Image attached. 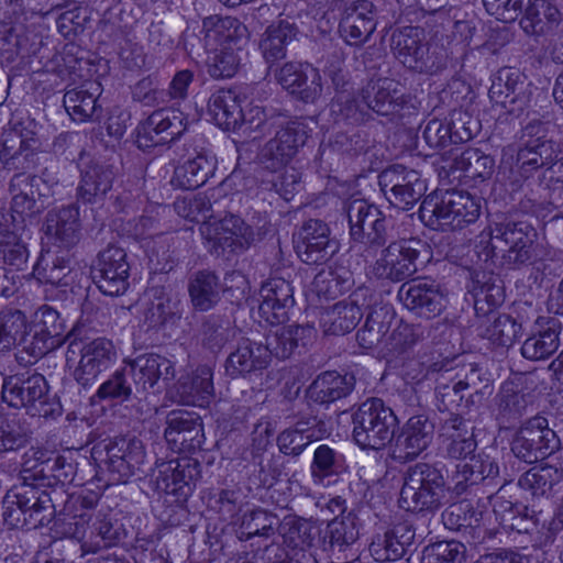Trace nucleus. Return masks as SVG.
<instances>
[{"instance_id":"obj_52","label":"nucleus","mask_w":563,"mask_h":563,"mask_svg":"<svg viewBox=\"0 0 563 563\" xmlns=\"http://www.w3.org/2000/svg\"><path fill=\"white\" fill-rule=\"evenodd\" d=\"M344 468L345 460L342 454L327 444H321L316 449L310 466L314 483L323 484L325 478L339 475Z\"/></svg>"},{"instance_id":"obj_27","label":"nucleus","mask_w":563,"mask_h":563,"mask_svg":"<svg viewBox=\"0 0 563 563\" xmlns=\"http://www.w3.org/2000/svg\"><path fill=\"white\" fill-rule=\"evenodd\" d=\"M404 102L402 86L390 78L372 80L362 91V103L380 115L395 113Z\"/></svg>"},{"instance_id":"obj_48","label":"nucleus","mask_w":563,"mask_h":563,"mask_svg":"<svg viewBox=\"0 0 563 563\" xmlns=\"http://www.w3.org/2000/svg\"><path fill=\"white\" fill-rule=\"evenodd\" d=\"M124 536L123 529L113 519L110 509H99L93 512L91 531V553L119 542Z\"/></svg>"},{"instance_id":"obj_57","label":"nucleus","mask_w":563,"mask_h":563,"mask_svg":"<svg viewBox=\"0 0 563 563\" xmlns=\"http://www.w3.org/2000/svg\"><path fill=\"white\" fill-rule=\"evenodd\" d=\"M465 545L459 541H441L423 550L422 563H462Z\"/></svg>"},{"instance_id":"obj_10","label":"nucleus","mask_w":563,"mask_h":563,"mask_svg":"<svg viewBox=\"0 0 563 563\" xmlns=\"http://www.w3.org/2000/svg\"><path fill=\"white\" fill-rule=\"evenodd\" d=\"M419 244L417 240H399L390 243L382 251L368 275L391 282H400L412 276L417 272Z\"/></svg>"},{"instance_id":"obj_6","label":"nucleus","mask_w":563,"mask_h":563,"mask_svg":"<svg viewBox=\"0 0 563 563\" xmlns=\"http://www.w3.org/2000/svg\"><path fill=\"white\" fill-rule=\"evenodd\" d=\"M56 180L47 170L41 175L15 174L10 181L11 209L22 218H32L46 207V200L54 194Z\"/></svg>"},{"instance_id":"obj_30","label":"nucleus","mask_w":563,"mask_h":563,"mask_svg":"<svg viewBox=\"0 0 563 563\" xmlns=\"http://www.w3.org/2000/svg\"><path fill=\"white\" fill-rule=\"evenodd\" d=\"M391 49L401 64L421 70L428 53L424 32L420 27L406 26L391 35Z\"/></svg>"},{"instance_id":"obj_11","label":"nucleus","mask_w":563,"mask_h":563,"mask_svg":"<svg viewBox=\"0 0 563 563\" xmlns=\"http://www.w3.org/2000/svg\"><path fill=\"white\" fill-rule=\"evenodd\" d=\"M186 130L187 119L181 111L159 109L139 125L136 143L141 148L168 144Z\"/></svg>"},{"instance_id":"obj_37","label":"nucleus","mask_w":563,"mask_h":563,"mask_svg":"<svg viewBox=\"0 0 563 563\" xmlns=\"http://www.w3.org/2000/svg\"><path fill=\"white\" fill-rule=\"evenodd\" d=\"M478 336L497 346L509 347L521 333V324L509 314L488 312L478 318L476 327Z\"/></svg>"},{"instance_id":"obj_64","label":"nucleus","mask_w":563,"mask_h":563,"mask_svg":"<svg viewBox=\"0 0 563 563\" xmlns=\"http://www.w3.org/2000/svg\"><path fill=\"white\" fill-rule=\"evenodd\" d=\"M27 441V431L19 422L0 419V452L19 450Z\"/></svg>"},{"instance_id":"obj_28","label":"nucleus","mask_w":563,"mask_h":563,"mask_svg":"<svg viewBox=\"0 0 563 563\" xmlns=\"http://www.w3.org/2000/svg\"><path fill=\"white\" fill-rule=\"evenodd\" d=\"M362 292H354L347 299L327 308L321 312L320 325L325 334L342 335L352 331L362 318L360 298Z\"/></svg>"},{"instance_id":"obj_33","label":"nucleus","mask_w":563,"mask_h":563,"mask_svg":"<svg viewBox=\"0 0 563 563\" xmlns=\"http://www.w3.org/2000/svg\"><path fill=\"white\" fill-rule=\"evenodd\" d=\"M272 360L269 346L243 340L227 361V369L232 375H247L265 369Z\"/></svg>"},{"instance_id":"obj_17","label":"nucleus","mask_w":563,"mask_h":563,"mask_svg":"<svg viewBox=\"0 0 563 563\" xmlns=\"http://www.w3.org/2000/svg\"><path fill=\"white\" fill-rule=\"evenodd\" d=\"M108 471L113 481L126 482L144 464L146 453L144 444L136 438H115L104 445Z\"/></svg>"},{"instance_id":"obj_35","label":"nucleus","mask_w":563,"mask_h":563,"mask_svg":"<svg viewBox=\"0 0 563 563\" xmlns=\"http://www.w3.org/2000/svg\"><path fill=\"white\" fill-rule=\"evenodd\" d=\"M46 390V380L41 374H33L25 379L11 376L4 379L2 399L9 406L20 408L41 400Z\"/></svg>"},{"instance_id":"obj_26","label":"nucleus","mask_w":563,"mask_h":563,"mask_svg":"<svg viewBox=\"0 0 563 563\" xmlns=\"http://www.w3.org/2000/svg\"><path fill=\"white\" fill-rule=\"evenodd\" d=\"M284 89L305 102H314L323 91L319 69L309 64L287 63L277 74Z\"/></svg>"},{"instance_id":"obj_53","label":"nucleus","mask_w":563,"mask_h":563,"mask_svg":"<svg viewBox=\"0 0 563 563\" xmlns=\"http://www.w3.org/2000/svg\"><path fill=\"white\" fill-rule=\"evenodd\" d=\"M455 165L468 177L486 179L492 175L495 162L478 148L470 147L455 159Z\"/></svg>"},{"instance_id":"obj_63","label":"nucleus","mask_w":563,"mask_h":563,"mask_svg":"<svg viewBox=\"0 0 563 563\" xmlns=\"http://www.w3.org/2000/svg\"><path fill=\"white\" fill-rule=\"evenodd\" d=\"M176 213L191 222L205 219L210 209L209 200L201 195L177 198L174 202Z\"/></svg>"},{"instance_id":"obj_62","label":"nucleus","mask_w":563,"mask_h":563,"mask_svg":"<svg viewBox=\"0 0 563 563\" xmlns=\"http://www.w3.org/2000/svg\"><path fill=\"white\" fill-rule=\"evenodd\" d=\"M0 254L3 261L20 268L27 260V250L21 239L12 233H3L0 238Z\"/></svg>"},{"instance_id":"obj_9","label":"nucleus","mask_w":563,"mask_h":563,"mask_svg":"<svg viewBox=\"0 0 563 563\" xmlns=\"http://www.w3.org/2000/svg\"><path fill=\"white\" fill-rule=\"evenodd\" d=\"M379 185L388 201L398 209H411L424 195L427 185L420 174L394 165L379 175Z\"/></svg>"},{"instance_id":"obj_13","label":"nucleus","mask_w":563,"mask_h":563,"mask_svg":"<svg viewBox=\"0 0 563 563\" xmlns=\"http://www.w3.org/2000/svg\"><path fill=\"white\" fill-rule=\"evenodd\" d=\"M556 448V438L544 417L528 420L516 434L511 450L526 462L544 459Z\"/></svg>"},{"instance_id":"obj_40","label":"nucleus","mask_w":563,"mask_h":563,"mask_svg":"<svg viewBox=\"0 0 563 563\" xmlns=\"http://www.w3.org/2000/svg\"><path fill=\"white\" fill-rule=\"evenodd\" d=\"M196 471L189 460L162 461L156 464L154 481L156 488L166 494H177L189 485Z\"/></svg>"},{"instance_id":"obj_51","label":"nucleus","mask_w":563,"mask_h":563,"mask_svg":"<svg viewBox=\"0 0 563 563\" xmlns=\"http://www.w3.org/2000/svg\"><path fill=\"white\" fill-rule=\"evenodd\" d=\"M328 528L329 543L333 555L338 553V560H346L345 552L358 538L355 519L351 516L336 518L329 523Z\"/></svg>"},{"instance_id":"obj_18","label":"nucleus","mask_w":563,"mask_h":563,"mask_svg":"<svg viewBox=\"0 0 563 563\" xmlns=\"http://www.w3.org/2000/svg\"><path fill=\"white\" fill-rule=\"evenodd\" d=\"M295 249L302 262L312 265L328 261L338 251V245L330 239V229L324 222L310 219L300 228Z\"/></svg>"},{"instance_id":"obj_44","label":"nucleus","mask_w":563,"mask_h":563,"mask_svg":"<svg viewBox=\"0 0 563 563\" xmlns=\"http://www.w3.org/2000/svg\"><path fill=\"white\" fill-rule=\"evenodd\" d=\"M29 322L26 316L18 309L0 311V355L19 344L26 342Z\"/></svg>"},{"instance_id":"obj_32","label":"nucleus","mask_w":563,"mask_h":563,"mask_svg":"<svg viewBox=\"0 0 563 563\" xmlns=\"http://www.w3.org/2000/svg\"><path fill=\"white\" fill-rule=\"evenodd\" d=\"M44 231L47 241L58 247L68 249L78 241L79 210L75 206L48 212Z\"/></svg>"},{"instance_id":"obj_55","label":"nucleus","mask_w":563,"mask_h":563,"mask_svg":"<svg viewBox=\"0 0 563 563\" xmlns=\"http://www.w3.org/2000/svg\"><path fill=\"white\" fill-rule=\"evenodd\" d=\"M93 512L80 511L64 523L63 533L80 543L82 554L91 553Z\"/></svg>"},{"instance_id":"obj_1","label":"nucleus","mask_w":563,"mask_h":563,"mask_svg":"<svg viewBox=\"0 0 563 563\" xmlns=\"http://www.w3.org/2000/svg\"><path fill=\"white\" fill-rule=\"evenodd\" d=\"M449 488L442 472L428 463L410 466L400 489L399 506L411 512H434L448 503Z\"/></svg>"},{"instance_id":"obj_45","label":"nucleus","mask_w":563,"mask_h":563,"mask_svg":"<svg viewBox=\"0 0 563 563\" xmlns=\"http://www.w3.org/2000/svg\"><path fill=\"white\" fill-rule=\"evenodd\" d=\"M218 277L207 271L196 273L189 283V296L194 307L201 311L211 309L220 299Z\"/></svg>"},{"instance_id":"obj_60","label":"nucleus","mask_w":563,"mask_h":563,"mask_svg":"<svg viewBox=\"0 0 563 563\" xmlns=\"http://www.w3.org/2000/svg\"><path fill=\"white\" fill-rule=\"evenodd\" d=\"M528 1L529 4L523 10V16L520 20L522 30L529 35L540 36L549 34L552 30L540 11V7L544 5V0Z\"/></svg>"},{"instance_id":"obj_14","label":"nucleus","mask_w":563,"mask_h":563,"mask_svg":"<svg viewBox=\"0 0 563 563\" xmlns=\"http://www.w3.org/2000/svg\"><path fill=\"white\" fill-rule=\"evenodd\" d=\"M559 148L552 140L543 136L528 140L516 150L507 146L503 150L501 164H509L516 154V162L521 178L528 179L539 168H551L558 164Z\"/></svg>"},{"instance_id":"obj_5","label":"nucleus","mask_w":563,"mask_h":563,"mask_svg":"<svg viewBox=\"0 0 563 563\" xmlns=\"http://www.w3.org/2000/svg\"><path fill=\"white\" fill-rule=\"evenodd\" d=\"M397 418L383 400L364 401L353 416V437L363 449L379 450L391 441Z\"/></svg>"},{"instance_id":"obj_24","label":"nucleus","mask_w":563,"mask_h":563,"mask_svg":"<svg viewBox=\"0 0 563 563\" xmlns=\"http://www.w3.org/2000/svg\"><path fill=\"white\" fill-rule=\"evenodd\" d=\"M377 26V13L373 2L356 0L350 3L340 21V33L349 45L366 43Z\"/></svg>"},{"instance_id":"obj_8","label":"nucleus","mask_w":563,"mask_h":563,"mask_svg":"<svg viewBox=\"0 0 563 563\" xmlns=\"http://www.w3.org/2000/svg\"><path fill=\"white\" fill-rule=\"evenodd\" d=\"M310 130L300 120L279 124L275 136L261 150V163L272 170L286 167L308 139Z\"/></svg>"},{"instance_id":"obj_7","label":"nucleus","mask_w":563,"mask_h":563,"mask_svg":"<svg viewBox=\"0 0 563 563\" xmlns=\"http://www.w3.org/2000/svg\"><path fill=\"white\" fill-rule=\"evenodd\" d=\"M200 231L211 253H238L250 247L255 241V232L238 216H225L219 221H207Z\"/></svg>"},{"instance_id":"obj_39","label":"nucleus","mask_w":563,"mask_h":563,"mask_svg":"<svg viewBox=\"0 0 563 563\" xmlns=\"http://www.w3.org/2000/svg\"><path fill=\"white\" fill-rule=\"evenodd\" d=\"M208 114L213 122L224 130H238L241 125L242 107L238 93L220 89L208 101Z\"/></svg>"},{"instance_id":"obj_47","label":"nucleus","mask_w":563,"mask_h":563,"mask_svg":"<svg viewBox=\"0 0 563 563\" xmlns=\"http://www.w3.org/2000/svg\"><path fill=\"white\" fill-rule=\"evenodd\" d=\"M112 180L113 172L109 167L90 166L82 175L78 195L85 202H98L111 189Z\"/></svg>"},{"instance_id":"obj_20","label":"nucleus","mask_w":563,"mask_h":563,"mask_svg":"<svg viewBox=\"0 0 563 563\" xmlns=\"http://www.w3.org/2000/svg\"><path fill=\"white\" fill-rule=\"evenodd\" d=\"M51 503L52 499L45 490L23 484L7 494L4 498V520L12 526H16L22 521L21 515H27L30 519L42 523L45 516L38 519L36 517L49 510L52 508Z\"/></svg>"},{"instance_id":"obj_15","label":"nucleus","mask_w":563,"mask_h":563,"mask_svg":"<svg viewBox=\"0 0 563 563\" xmlns=\"http://www.w3.org/2000/svg\"><path fill=\"white\" fill-rule=\"evenodd\" d=\"M64 331L59 313L48 306H42L34 312L29 325L27 333L32 338L25 349L32 356L42 357L63 344Z\"/></svg>"},{"instance_id":"obj_49","label":"nucleus","mask_w":563,"mask_h":563,"mask_svg":"<svg viewBox=\"0 0 563 563\" xmlns=\"http://www.w3.org/2000/svg\"><path fill=\"white\" fill-rule=\"evenodd\" d=\"M290 24L280 22L269 25L264 32L260 48L267 63H274L286 55V44L292 38Z\"/></svg>"},{"instance_id":"obj_58","label":"nucleus","mask_w":563,"mask_h":563,"mask_svg":"<svg viewBox=\"0 0 563 563\" xmlns=\"http://www.w3.org/2000/svg\"><path fill=\"white\" fill-rule=\"evenodd\" d=\"M235 51V48L208 51L212 54L207 60L208 73L212 78H231L235 75L240 63Z\"/></svg>"},{"instance_id":"obj_4","label":"nucleus","mask_w":563,"mask_h":563,"mask_svg":"<svg viewBox=\"0 0 563 563\" xmlns=\"http://www.w3.org/2000/svg\"><path fill=\"white\" fill-rule=\"evenodd\" d=\"M533 229L525 222H511L506 219H493L483 231L482 238H488L487 256L500 255L508 264H523L530 258Z\"/></svg>"},{"instance_id":"obj_12","label":"nucleus","mask_w":563,"mask_h":563,"mask_svg":"<svg viewBox=\"0 0 563 563\" xmlns=\"http://www.w3.org/2000/svg\"><path fill=\"white\" fill-rule=\"evenodd\" d=\"M350 233L354 241L382 245L387 240V221L379 209L362 199H354L346 207Z\"/></svg>"},{"instance_id":"obj_23","label":"nucleus","mask_w":563,"mask_h":563,"mask_svg":"<svg viewBox=\"0 0 563 563\" xmlns=\"http://www.w3.org/2000/svg\"><path fill=\"white\" fill-rule=\"evenodd\" d=\"M398 295L407 309L427 319L439 316L448 305L446 295L434 283L415 282L404 284Z\"/></svg>"},{"instance_id":"obj_50","label":"nucleus","mask_w":563,"mask_h":563,"mask_svg":"<svg viewBox=\"0 0 563 563\" xmlns=\"http://www.w3.org/2000/svg\"><path fill=\"white\" fill-rule=\"evenodd\" d=\"M519 485L533 496H544L554 485H563V474L550 465L534 466L520 477Z\"/></svg>"},{"instance_id":"obj_34","label":"nucleus","mask_w":563,"mask_h":563,"mask_svg":"<svg viewBox=\"0 0 563 563\" xmlns=\"http://www.w3.org/2000/svg\"><path fill=\"white\" fill-rule=\"evenodd\" d=\"M146 299L143 316L150 327L174 323L180 319V300L176 295L155 287L146 292Z\"/></svg>"},{"instance_id":"obj_29","label":"nucleus","mask_w":563,"mask_h":563,"mask_svg":"<svg viewBox=\"0 0 563 563\" xmlns=\"http://www.w3.org/2000/svg\"><path fill=\"white\" fill-rule=\"evenodd\" d=\"M260 312L267 322L282 323L294 305L292 288L284 278H271L261 288Z\"/></svg>"},{"instance_id":"obj_61","label":"nucleus","mask_w":563,"mask_h":563,"mask_svg":"<svg viewBox=\"0 0 563 563\" xmlns=\"http://www.w3.org/2000/svg\"><path fill=\"white\" fill-rule=\"evenodd\" d=\"M498 472V465L495 460L483 453L472 456L470 461L463 465V473L470 474L465 476V479L470 481L472 484L485 478L495 477Z\"/></svg>"},{"instance_id":"obj_42","label":"nucleus","mask_w":563,"mask_h":563,"mask_svg":"<svg viewBox=\"0 0 563 563\" xmlns=\"http://www.w3.org/2000/svg\"><path fill=\"white\" fill-rule=\"evenodd\" d=\"M70 264L71 260L68 253L62 252L60 255H57L47 252L34 266L33 275L42 284L67 287L74 280Z\"/></svg>"},{"instance_id":"obj_56","label":"nucleus","mask_w":563,"mask_h":563,"mask_svg":"<svg viewBox=\"0 0 563 563\" xmlns=\"http://www.w3.org/2000/svg\"><path fill=\"white\" fill-rule=\"evenodd\" d=\"M559 347V335L554 330H547L528 338L522 346L523 357L532 361L543 360L552 355Z\"/></svg>"},{"instance_id":"obj_25","label":"nucleus","mask_w":563,"mask_h":563,"mask_svg":"<svg viewBox=\"0 0 563 563\" xmlns=\"http://www.w3.org/2000/svg\"><path fill=\"white\" fill-rule=\"evenodd\" d=\"M203 43L207 51L240 49L247 41V27L236 18L209 15L202 20Z\"/></svg>"},{"instance_id":"obj_3","label":"nucleus","mask_w":563,"mask_h":563,"mask_svg":"<svg viewBox=\"0 0 563 563\" xmlns=\"http://www.w3.org/2000/svg\"><path fill=\"white\" fill-rule=\"evenodd\" d=\"M421 217L441 230H456L475 222L481 214L479 201L465 191H448L440 200L426 199Z\"/></svg>"},{"instance_id":"obj_54","label":"nucleus","mask_w":563,"mask_h":563,"mask_svg":"<svg viewBox=\"0 0 563 563\" xmlns=\"http://www.w3.org/2000/svg\"><path fill=\"white\" fill-rule=\"evenodd\" d=\"M276 518L263 509L245 512L240 526L241 540H250L253 537H268L273 532Z\"/></svg>"},{"instance_id":"obj_46","label":"nucleus","mask_w":563,"mask_h":563,"mask_svg":"<svg viewBox=\"0 0 563 563\" xmlns=\"http://www.w3.org/2000/svg\"><path fill=\"white\" fill-rule=\"evenodd\" d=\"M352 384L336 372H325L319 375L309 387V397L320 404L335 401L346 396Z\"/></svg>"},{"instance_id":"obj_16","label":"nucleus","mask_w":563,"mask_h":563,"mask_svg":"<svg viewBox=\"0 0 563 563\" xmlns=\"http://www.w3.org/2000/svg\"><path fill=\"white\" fill-rule=\"evenodd\" d=\"M433 424L423 416L411 417L397 435L391 437L390 455L395 461L406 463L417 459L433 439Z\"/></svg>"},{"instance_id":"obj_41","label":"nucleus","mask_w":563,"mask_h":563,"mask_svg":"<svg viewBox=\"0 0 563 563\" xmlns=\"http://www.w3.org/2000/svg\"><path fill=\"white\" fill-rule=\"evenodd\" d=\"M217 161L214 156L199 153L196 157L186 161L177 166L173 176V184L179 188L196 189L208 180L216 170Z\"/></svg>"},{"instance_id":"obj_19","label":"nucleus","mask_w":563,"mask_h":563,"mask_svg":"<svg viewBox=\"0 0 563 563\" xmlns=\"http://www.w3.org/2000/svg\"><path fill=\"white\" fill-rule=\"evenodd\" d=\"M532 85L520 71L506 68L498 73L489 89V97L510 113L522 112L530 103Z\"/></svg>"},{"instance_id":"obj_22","label":"nucleus","mask_w":563,"mask_h":563,"mask_svg":"<svg viewBox=\"0 0 563 563\" xmlns=\"http://www.w3.org/2000/svg\"><path fill=\"white\" fill-rule=\"evenodd\" d=\"M212 377L209 366H198L178 378L168 393L169 397L179 405L206 407L214 394Z\"/></svg>"},{"instance_id":"obj_31","label":"nucleus","mask_w":563,"mask_h":563,"mask_svg":"<svg viewBox=\"0 0 563 563\" xmlns=\"http://www.w3.org/2000/svg\"><path fill=\"white\" fill-rule=\"evenodd\" d=\"M395 311L389 305H375L366 317L365 324L357 332V342L364 349L380 347L386 352Z\"/></svg>"},{"instance_id":"obj_43","label":"nucleus","mask_w":563,"mask_h":563,"mask_svg":"<svg viewBox=\"0 0 563 563\" xmlns=\"http://www.w3.org/2000/svg\"><path fill=\"white\" fill-rule=\"evenodd\" d=\"M443 440L446 445V453L453 459H466L476 449L473 432L468 430L465 421L453 416L443 426Z\"/></svg>"},{"instance_id":"obj_36","label":"nucleus","mask_w":563,"mask_h":563,"mask_svg":"<svg viewBox=\"0 0 563 563\" xmlns=\"http://www.w3.org/2000/svg\"><path fill=\"white\" fill-rule=\"evenodd\" d=\"M130 372L134 382L143 390L153 388L158 380H170L175 377V364L158 354L141 355L130 363Z\"/></svg>"},{"instance_id":"obj_59","label":"nucleus","mask_w":563,"mask_h":563,"mask_svg":"<svg viewBox=\"0 0 563 563\" xmlns=\"http://www.w3.org/2000/svg\"><path fill=\"white\" fill-rule=\"evenodd\" d=\"M424 330L419 324L400 323L389 335L386 352L405 351L423 340Z\"/></svg>"},{"instance_id":"obj_2","label":"nucleus","mask_w":563,"mask_h":563,"mask_svg":"<svg viewBox=\"0 0 563 563\" xmlns=\"http://www.w3.org/2000/svg\"><path fill=\"white\" fill-rule=\"evenodd\" d=\"M68 340L66 364L82 387L93 385L100 373L108 369L117 360L114 345L106 338H77L71 332Z\"/></svg>"},{"instance_id":"obj_38","label":"nucleus","mask_w":563,"mask_h":563,"mask_svg":"<svg viewBox=\"0 0 563 563\" xmlns=\"http://www.w3.org/2000/svg\"><path fill=\"white\" fill-rule=\"evenodd\" d=\"M100 93V85L88 81L80 87L67 90L64 96V106L74 121L87 122L99 117L101 110L97 99Z\"/></svg>"},{"instance_id":"obj_21","label":"nucleus","mask_w":563,"mask_h":563,"mask_svg":"<svg viewBox=\"0 0 563 563\" xmlns=\"http://www.w3.org/2000/svg\"><path fill=\"white\" fill-rule=\"evenodd\" d=\"M130 265L126 253L119 246H108L99 254L96 266V283L101 292L119 296L125 292Z\"/></svg>"}]
</instances>
